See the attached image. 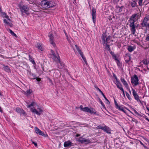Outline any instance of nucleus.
I'll list each match as a JSON object with an SVG mask.
<instances>
[{"label": "nucleus", "instance_id": "1", "mask_svg": "<svg viewBox=\"0 0 149 149\" xmlns=\"http://www.w3.org/2000/svg\"><path fill=\"white\" fill-rule=\"evenodd\" d=\"M141 17V14L137 13L133 14L130 18L129 21L130 22L129 26L130 27V30L132 34L134 35L136 31V27L137 26L134 24L135 22L139 19Z\"/></svg>", "mask_w": 149, "mask_h": 149}, {"label": "nucleus", "instance_id": "2", "mask_svg": "<svg viewBox=\"0 0 149 149\" xmlns=\"http://www.w3.org/2000/svg\"><path fill=\"white\" fill-rule=\"evenodd\" d=\"M18 7L20 10L22 14H23V13H25L27 15L29 14V13H28L29 8L27 6L22 5L21 4H19Z\"/></svg>", "mask_w": 149, "mask_h": 149}, {"label": "nucleus", "instance_id": "3", "mask_svg": "<svg viewBox=\"0 0 149 149\" xmlns=\"http://www.w3.org/2000/svg\"><path fill=\"white\" fill-rule=\"evenodd\" d=\"M149 17L148 16L145 17L142 21V22L141 23V25L143 27H145L147 28V26H148L149 23Z\"/></svg>", "mask_w": 149, "mask_h": 149}, {"label": "nucleus", "instance_id": "4", "mask_svg": "<svg viewBox=\"0 0 149 149\" xmlns=\"http://www.w3.org/2000/svg\"><path fill=\"white\" fill-rule=\"evenodd\" d=\"M139 81L138 77L136 75H134L133 77H132L131 83L135 86L139 84Z\"/></svg>", "mask_w": 149, "mask_h": 149}, {"label": "nucleus", "instance_id": "5", "mask_svg": "<svg viewBox=\"0 0 149 149\" xmlns=\"http://www.w3.org/2000/svg\"><path fill=\"white\" fill-rule=\"evenodd\" d=\"M86 108L85 109V110L86 111V112L90 113L91 114H95L97 116L99 115V114L94 109L91 107L89 108L88 107Z\"/></svg>", "mask_w": 149, "mask_h": 149}, {"label": "nucleus", "instance_id": "6", "mask_svg": "<svg viewBox=\"0 0 149 149\" xmlns=\"http://www.w3.org/2000/svg\"><path fill=\"white\" fill-rule=\"evenodd\" d=\"M132 94L133 95L135 99L137 100L138 102H140L141 103V101L140 100V97L139 96L133 88H132Z\"/></svg>", "mask_w": 149, "mask_h": 149}, {"label": "nucleus", "instance_id": "7", "mask_svg": "<svg viewBox=\"0 0 149 149\" xmlns=\"http://www.w3.org/2000/svg\"><path fill=\"white\" fill-rule=\"evenodd\" d=\"M78 141L81 143H91V141L89 139H86L85 138L80 137L78 139Z\"/></svg>", "mask_w": 149, "mask_h": 149}, {"label": "nucleus", "instance_id": "8", "mask_svg": "<svg viewBox=\"0 0 149 149\" xmlns=\"http://www.w3.org/2000/svg\"><path fill=\"white\" fill-rule=\"evenodd\" d=\"M49 41L50 43L54 47H55L56 46V44L54 41V35L52 33L49 34Z\"/></svg>", "mask_w": 149, "mask_h": 149}, {"label": "nucleus", "instance_id": "9", "mask_svg": "<svg viewBox=\"0 0 149 149\" xmlns=\"http://www.w3.org/2000/svg\"><path fill=\"white\" fill-rule=\"evenodd\" d=\"M35 130L37 134L43 136L45 137H47L48 136L47 135V134H45L43 132L41 131L38 127H35Z\"/></svg>", "mask_w": 149, "mask_h": 149}, {"label": "nucleus", "instance_id": "10", "mask_svg": "<svg viewBox=\"0 0 149 149\" xmlns=\"http://www.w3.org/2000/svg\"><path fill=\"white\" fill-rule=\"evenodd\" d=\"M52 53L53 56V59L57 63H58V64H61L60 63V58L58 55L57 56L56 55H55V53L53 52L52 50Z\"/></svg>", "mask_w": 149, "mask_h": 149}, {"label": "nucleus", "instance_id": "11", "mask_svg": "<svg viewBox=\"0 0 149 149\" xmlns=\"http://www.w3.org/2000/svg\"><path fill=\"white\" fill-rule=\"evenodd\" d=\"M41 5L43 8L45 9L48 8V1L47 0H43L41 1Z\"/></svg>", "mask_w": 149, "mask_h": 149}, {"label": "nucleus", "instance_id": "12", "mask_svg": "<svg viewBox=\"0 0 149 149\" xmlns=\"http://www.w3.org/2000/svg\"><path fill=\"white\" fill-rule=\"evenodd\" d=\"M92 19L93 22L94 23H95L96 19V10L94 8H93L92 9Z\"/></svg>", "mask_w": 149, "mask_h": 149}, {"label": "nucleus", "instance_id": "13", "mask_svg": "<svg viewBox=\"0 0 149 149\" xmlns=\"http://www.w3.org/2000/svg\"><path fill=\"white\" fill-rule=\"evenodd\" d=\"M95 87L97 89V90H98L100 93H101L102 95L104 97L105 99L107 101V103L108 104H110V102L108 100L107 98V97H105V95H104V93H103L102 91L97 86H95Z\"/></svg>", "mask_w": 149, "mask_h": 149}, {"label": "nucleus", "instance_id": "14", "mask_svg": "<svg viewBox=\"0 0 149 149\" xmlns=\"http://www.w3.org/2000/svg\"><path fill=\"white\" fill-rule=\"evenodd\" d=\"M73 146H74V145L73 144V143H72L70 141H65L64 143V146L65 147H70Z\"/></svg>", "mask_w": 149, "mask_h": 149}, {"label": "nucleus", "instance_id": "15", "mask_svg": "<svg viewBox=\"0 0 149 149\" xmlns=\"http://www.w3.org/2000/svg\"><path fill=\"white\" fill-rule=\"evenodd\" d=\"M136 0H132L130 2V5L132 8H134L137 6Z\"/></svg>", "mask_w": 149, "mask_h": 149}, {"label": "nucleus", "instance_id": "16", "mask_svg": "<svg viewBox=\"0 0 149 149\" xmlns=\"http://www.w3.org/2000/svg\"><path fill=\"white\" fill-rule=\"evenodd\" d=\"M55 5V3L53 1H48V8L54 7Z\"/></svg>", "mask_w": 149, "mask_h": 149}, {"label": "nucleus", "instance_id": "17", "mask_svg": "<svg viewBox=\"0 0 149 149\" xmlns=\"http://www.w3.org/2000/svg\"><path fill=\"white\" fill-rule=\"evenodd\" d=\"M105 132H106L108 134H111L110 130L109 127L106 126H105L104 127V129L103 130Z\"/></svg>", "mask_w": 149, "mask_h": 149}, {"label": "nucleus", "instance_id": "18", "mask_svg": "<svg viewBox=\"0 0 149 149\" xmlns=\"http://www.w3.org/2000/svg\"><path fill=\"white\" fill-rule=\"evenodd\" d=\"M105 132H106L108 134H111L110 130L109 127L106 126H105L104 127V129L103 130Z\"/></svg>", "mask_w": 149, "mask_h": 149}, {"label": "nucleus", "instance_id": "19", "mask_svg": "<svg viewBox=\"0 0 149 149\" xmlns=\"http://www.w3.org/2000/svg\"><path fill=\"white\" fill-rule=\"evenodd\" d=\"M121 81L123 83V84L125 86L126 88L127 89L128 88V86L127 83L125 80L124 79L121 78Z\"/></svg>", "mask_w": 149, "mask_h": 149}, {"label": "nucleus", "instance_id": "20", "mask_svg": "<svg viewBox=\"0 0 149 149\" xmlns=\"http://www.w3.org/2000/svg\"><path fill=\"white\" fill-rule=\"evenodd\" d=\"M4 23L7 24V25L12 27L13 26V24L11 23V22H8L6 19H4L3 20Z\"/></svg>", "mask_w": 149, "mask_h": 149}, {"label": "nucleus", "instance_id": "21", "mask_svg": "<svg viewBox=\"0 0 149 149\" xmlns=\"http://www.w3.org/2000/svg\"><path fill=\"white\" fill-rule=\"evenodd\" d=\"M3 68L5 71L8 72H10V69L8 66H5L4 65H3Z\"/></svg>", "mask_w": 149, "mask_h": 149}, {"label": "nucleus", "instance_id": "22", "mask_svg": "<svg viewBox=\"0 0 149 149\" xmlns=\"http://www.w3.org/2000/svg\"><path fill=\"white\" fill-rule=\"evenodd\" d=\"M111 39V36H108V37L105 39V41L104 42V43H105L106 45H107V44H108L109 43V41Z\"/></svg>", "mask_w": 149, "mask_h": 149}, {"label": "nucleus", "instance_id": "23", "mask_svg": "<svg viewBox=\"0 0 149 149\" xmlns=\"http://www.w3.org/2000/svg\"><path fill=\"white\" fill-rule=\"evenodd\" d=\"M125 61L126 63H128L130 60L131 57L130 56L127 55L125 56Z\"/></svg>", "mask_w": 149, "mask_h": 149}, {"label": "nucleus", "instance_id": "24", "mask_svg": "<svg viewBox=\"0 0 149 149\" xmlns=\"http://www.w3.org/2000/svg\"><path fill=\"white\" fill-rule=\"evenodd\" d=\"M117 109H118L119 110L123 112H124L125 113H126V111L124 109L123 107L119 106L117 108Z\"/></svg>", "mask_w": 149, "mask_h": 149}, {"label": "nucleus", "instance_id": "25", "mask_svg": "<svg viewBox=\"0 0 149 149\" xmlns=\"http://www.w3.org/2000/svg\"><path fill=\"white\" fill-rule=\"evenodd\" d=\"M29 60L32 62V63L33 64V65H36V63H35V62L34 60L32 58L31 56H30V55H29Z\"/></svg>", "mask_w": 149, "mask_h": 149}, {"label": "nucleus", "instance_id": "26", "mask_svg": "<svg viewBox=\"0 0 149 149\" xmlns=\"http://www.w3.org/2000/svg\"><path fill=\"white\" fill-rule=\"evenodd\" d=\"M134 49V48L132 46H129L128 47L127 50L129 52H132Z\"/></svg>", "mask_w": 149, "mask_h": 149}, {"label": "nucleus", "instance_id": "27", "mask_svg": "<svg viewBox=\"0 0 149 149\" xmlns=\"http://www.w3.org/2000/svg\"><path fill=\"white\" fill-rule=\"evenodd\" d=\"M31 111L32 112L35 113L36 114L38 115H40L41 114L40 113L39 111H38L35 109H32V110H31Z\"/></svg>", "mask_w": 149, "mask_h": 149}, {"label": "nucleus", "instance_id": "28", "mask_svg": "<svg viewBox=\"0 0 149 149\" xmlns=\"http://www.w3.org/2000/svg\"><path fill=\"white\" fill-rule=\"evenodd\" d=\"M36 47L38 49L40 50L41 51H42V50H43L42 47V46H41V45L40 43H38L37 44Z\"/></svg>", "mask_w": 149, "mask_h": 149}, {"label": "nucleus", "instance_id": "29", "mask_svg": "<svg viewBox=\"0 0 149 149\" xmlns=\"http://www.w3.org/2000/svg\"><path fill=\"white\" fill-rule=\"evenodd\" d=\"M9 31L10 33L12 36H14L16 37H17V35L15 33H14L12 30L10 29H9Z\"/></svg>", "mask_w": 149, "mask_h": 149}, {"label": "nucleus", "instance_id": "30", "mask_svg": "<svg viewBox=\"0 0 149 149\" xmlns=\"http://www.w3.org/2000/svg\"><path fill=\"white\" fill-rule=\"evenodd\" d=\"M30 77L32 79H35L36 78V76L33 73H30Z\"/></svg>", "mask_w": 149, "mask_h": 149}, {"label": "nucleus", "instance_id": "31", "mask_svg": "<svg viewBox=\"0 0 149 149\" xmlns=\"http://www.w3.org/2000/svg\"><path fill=\"white\" fill-rule=\"evenodd\" d=\"M142 62L145 65H147L149 63V61L147 60H143Z\"/></svg>", "mask_w": 149, "mask_h": 149}, {"label": "nucleus", "instance_id": "32", "mask_svg": "<svg viewBox=\"0 0 149 149\" xmlns=\"http://www.w3.org/2000/svg\"><path fill=\"white\" fill-rule=\"evenodd\" d=\"M82 58L83 59L84 61L85 62V63L86 64V65H87L88 64L87 62L86 61V58L83 56H81Z\"/></svg>", "mask_w": 149, "mask_h": 149}, {"label": "nucleus", "instance_id": "33", "mask_svg": "<svg viewBox=\"0 0 149 149\" xmlns=\"http://www.w3.org/2000/svg\"><path fill=\"white\" fill-rule=\"evenodd\" d=\"M35 102H32L31 104L27 106V107L28 108H29L31 107H33V106Z\"/></svg>", "mask_w": 149, "mask_h": 149}, {"label": "nucleus", "instance_id": "34", "mask_svg": "<svg viewBox=\"0 0 149 149\" xmlns=\"http://www.w3.org/2000/svg\"><path fill=\"white\" fill-rule=\"evenodd\" d=\"M22 109L19 108H17L16 109V111L18 113H20L21 112V111Z\"/></svg>", "mask_w": 149, "mask_h": 149}, {"label": "nucleus", "instance_id": "35", "mask_svg": "<svg viewBox=\"0 0 149 149\" xmlns=\"http://www.w3.org/2000/svg\"><path fill=\"white\" fill-rule=\"evenodd\" d=\"M85 108H87V107H85L84 108H83V106L82 105H81L80 106L79 108L81 109V110L84 111H86L85 110Z\"/></svg>", "mask_w": 149, "mask_h": 149}, {"label": "nucleus", "instance_id": "36", "mask_svg": "<svg viewBox=\"0 0 149 149\" xmlns=\"http://www.w3.org/2000/svg\"><path fill=\"white\" fill-rule=\"evenodd\" d=\"M105 34L103 33L102 35V40L104 42L105 41Z\"/></svg>", "mask_w": 149, "mask_h": 149}, {"label": "nucleus", "instance_id": "37", "mask_svg": "<svg viewBox=\"0 0 149 149\" xmlns=\"http://www.w3.org/2000/svg\"><path fill=\"white\" fill-rule=\"evenodd\" d=\"M37 109L39 110V112L40 113L43 111V110L41 107H38Z\"/></svg>", "mask_w": 149, "mask_h": 149}, {"label": "nucleus", "instance_id": "38", "mask_svg": "<svg viewBox=\"0 0 149 149\" xmlns=\"http://www.w3.org/2000/svg\"><path fill=\"white\" fill-rule=\"evenodd\" d=\"M114 103L115 104V107L116 108L118 107L119 106L118 104L116 101L115 99L114 100Z\"/></svg>", "mask_w": 149, "mask_h": 149}, {"label": "nucleus", "instance_id": "39", "mask_svg": "<svg viewBox=\"0 0 149 149\" xmlns=\"http://www.w3.org/2000/svg\"><path fill=\"white\" fill-rule=\"evenodd\" d=\"M131 121L134 122L136 123H138L137 121L135 118H133L132 117H131Z\"/></svg>", "mask_w": 149, "mask_h": 149}, {"label": "nucleus", "instance_id": "40", "mask_svg": "<svg viewBox=\"0 0 149 149\" xmlns=\"http://www.w3.org/2000/svg\"><path fill=\"white\" fill-rule=\"evenodd\" d=\"M126 95L127 97L128 98L129 100H130L131 99V97H130V95L129 94V93L127 92H126Z\"/></svg>", "mask_w": 149, "mask_h": 149}, {"label": "nucleus", "instance_id": "41", "mask_svg": "<svg viewBox=\"0 0 149 149\" xmlns=\"http://www.w3.org/2000/svg\"><path fill=\"white\" fill-rule=\"evenodd\" d=\"M99 101L100 104L102 105V106H103V107H104L105 105H104V104L102 102V101L101 100V99L100 98H99Z\"/></svg>", "mask_w": 149, "mask_h": 149}, {"label": "nucleus", "instance_id": "42", "mask_svg": "<svg viewBox=\"0 0 149 149\" xmlns=\"http://www.w3.org/2000/svg\"><path fill=\"white\" fill-rule=\"evenodd\" d=\"M117 8L119 9V12H120L122 11V9L123 8V6H121V7L118 6V7H117Z\"/></svg>", "mask_w": 149, "mask_h": 149}, {"label": "nucleus", "instance_id": "43", "mask_svg": "<svg viewBox=\"0 0 149 149\" xmlns=\"http://www.w3.org/2000/svg\"><path fill=\"white\" fill-rule=\"evenodd\" d=\"M32 92V91L31 90H30V89L26 91V94H30Z\"/></svg>", "mask_w": 149, "mask_h": 149}, {"label": "nucleus", "instance_id": "44", "mask_svg": "<svg viewBox=\"0 0 149 149\" xmlns=\"http://www.w3.org/2000/svg\"><path fill=\"white\" fill-rule=\"evenodd\" d=\"M104 127H102L100 125H98L97 126V129H102V130H103V129H104Z\"/></svg>", "mask_w": 149, "mask_h": 149}, {"label": "nucleus", "instance_id": "45", "mask_svg": "<svg viewBox=\"0 0 149 149\" xmlns=\"http://www.w3.org/2000/svg\"><path fill=\"white\" fill-rule=\"evenodd\" d=\"M106 45V48L109 51H110V46L109 45L107 44Z\"/></svg>", "mask_w": 149, "mask_h": 149}, {"label": "nucleus", "instance_id": "46", "mask_svg": "<svg viewBox=\"0 0 149 149\" xmlns=\"http://www.w3.org/2000/svg\"><path fill=\"white\" fill-rule=\"evenodd\" d=\"M115 84L116 86H117L119 85H120V84H121L120 83V82L118 80L116 81V83Z\"/></svg>", "mask_w": 149, "mask_h": 149}, {"label": "nucleus", "instance_id": "47", "mask_svg": "<svg viewBox=\"0 0 149 149\" xmlns=\"http://www.w3.org/2000/svg\"><path fill=\"white\" fill-rule=\"evenodd\" d=\"M117 87L119 88L120 90H121V88H123L122 87V84H120V85H119L117 86Z\"/></svg>", "mask_w": 149, "mask_h": 149}, {"label": "nucleus", "instance_id": "48", "mask_svg": "<svg viewBox=\"0 0 149 149\" xmlns=\"http://www.w3.org/2000/svg\"><path fill=\"white\" fill-rule=\"evenodd\" d=\"M132 110H133L134 113L138 115L139 116L140 114L137 112V111L134 109L132 108Z\"/></svg>", "mask_w": 149, "mask_h": 149}, {"label": "nucleus", "instance_id": "49", "mask_svg": "<svg viewBox=\"0 0 149 149\" xmlns=\"http://www.w3.org/2000/svg\"><path fill=\"white\" fill-rule=\"evenodd\" d=\"M145 40L147 41H149V35H147L146 36Z\"/></svg>", "mask_w": 149, "mask_h": 149}, {"label": "nucleus", "instance_id": "50", "mask_svg": "<svg viewBox=\"0 0 149 149\" xmlns=\"http://www.w3.org/2000/svg\"><path fill=\"white\" fill-rule=\"evenodd\" d=\"M143 0H139V6H141L142 5V2Z\"/></svg>", "mask_w": 149, "mask_h": 149}, {"label": "nucleus", "instance_id": "51", "mask_svg": "<svg viewBox=\"0 0 149 149\" xmlns=\"http://www.w3.org/2000/svg\"><path fill=\"white\" fill-rule=\"evenodd\" d=\"M47 79H48L49 82L51 83L52 85L53 84L52 81L51 79H50L49 77H47Z\"/></svg>", "mask_w": 149, "mask_h": 149}, {"label": "nucleus", "instance_id": "52", "mask_svg": "<svg viewBox=\"0 0 149 149\" xmlns=\"http://www.w3.org/2000/svg\"><path fill=\"white\" fill-rule=\"evenodd\" d=\"M113 58L115 59V60L118 61V58H117V57L116 56V55L114 56L113 57Z\"/></svg>", "mask_w": 149, "mask_h": 149}, {"label": "nucleus", "instance_id": "53", "mask_svg": "<svg viewBox=\"0 0 149 149\" xmlns=\"http://www.w3.org/2000/svg\"><path fill=\"white\" fill-rule=\"evenodd\" d=\"M117 61V65L118 66H120V61H119V60H118Z\"/></svg>", "mask_w": 149, "mask_h": 149}, {"label": "nucleus", "instance_id": "54", "mask_svg": "<svg viewBox=\"0 0 149 149\" xmlns=\"http://www.w3.org/2000/svg\"><path fill=\"white\" fill-rule=\"evenodd\" d=\"M110 53L111 54V55L112 56V57H113L115 55L114 53L113 52H112L111 51L110 52Z\"/></svg>", "mask_w": 149, "mask_h": 149}, {"label": "nucleus", "instance_id": "55", "mask_svg": "<svg viewBox=\"0 0 149 149\" xmlns=\"http://www.w3.org/2000/svg\"><path fill=\"white\" fill-rule=\"evenodd\" d=\"M140 143L141 145H142L145 148H148L146 146H145L142 143L141 141L140 142Z\"/></svg>", "mask_w": 149, "mask_h": 149}, {"label": "nucleus", "instance_id": "56", "mask_svg": "<svg viewBox=\"0 0 149 149\" xmlns=\"http://www.w3.org/2000/svg\"><path fill=\"white\" fill-rule=\"evenodd\" d=\"M32 143L34 144L35 145V146H36V147H37V144L35 142H34V141H32Z\"/></svg>", "mask_w": 149, "mask_h": 149}, {"label": "nucleus", "instance_id": "57", "mask_svg": "<svg viewBox=\"0 0 149 149\" xmlns=\"http://www.w3.org/2000/svg\"><path fill=\"white\" fill-rule=\"evenodd\" d=\"M21 114H24L25 113V112L24 111V110L22 109L21 111V112L20 113Z\"/></svg>", "mask_w": 149, "mask_h": 149}, {"label": "nucleus", "instance_id": "58", "mask_svg": "<svg viewBox=\"0 0 149 149\" xmlns=\"http://www.w3.org/2000/svg\"><path fill=\"white\" fill-rule=\"evenodd\" d=\"M75 46L77 49V51H78L79 49H80L79 47L78 46H77V45H75Z\"/></svg>", "mask_w": 149, "mask_h": 149}, {"label": "nucleus", "instance_id": "59", "mask_svg": "<svg viewBox=\"0 0 149 149\" xmlns=\"http://www.w3.org/2000/svg\"><path fill=\"white\" fill-rule=\"evenodd\" d=\"M6 18H7V19L9 21H10V22H11V20H10V19L9 18V17L8 16H6Z\"/></svg>", "mask_w": 149, "mask_h": 149}, {"label": "nucleus", "instance_id": "60", "mask_svg": "<svg viewBox=\"0 0 149 149\" xmlns=\"http://www.w3.org/2000/svg\"><path fill=\"white\" fill-rule=\"evenodd\" d=\"M121 91H123V94L124 95H125V93H124V91L123 88H121Z\"/></svg>", "mask_w": 149, "mask_h": 149}, {"label": "nucleus", "instance_id": "61", "mask_svg": "<svg viewBox=\"0 0 149 149\" xmlns=\"http://www.w3.org/2000/svg\"><path fill=\"white\" fill-rule=\"evenodd\" d=\"M36 80L37 81H40L41 79L40 78H36Z\"/></svg>", "mask_w": 149, "mask_h": 149}, {"label": "nucleus", "instance_id": "62", "mask_svg": "<svg viewBox=\"0 0 149 149\" xmlns=\"http://www.w3.org/2000/svg\"><path fill=\"white\" fill-rule=\"evenodd\" d=\"M78 51L79 54L82 52L81 51L80 49H79Z\"/></svg>", "mask_w": 149, "mask_h": 149}, {"label": "nucleus", "instance_id": "63", "mask_svg": "<svg viewBox=\"0 0 149 149\" xmlns=\"http://www.w3.org/2000/svg\"><path fill=\"white\" fill-rule=\"evenodd\" d=\"M79 54L81 56H83V53L82 52H81V53H79Z\"/></svg>", "mask_w": 149, "mask_h": 149}, {"label": "nucleus", "instance_id": "64", "mask_svg": "<svg viewBox=\"0 0 149 149\" xmlns=\"http://www.w3.org/2000/svg\"><path fill=\"white\" fill-rule=\"evenodd\" d=\"M114 77H115V78L116 80V81L118 80V79H117V77L115 75H114Z\"/></svg>", "mask_w": 149, "mask_h": 149}]
</instances>
